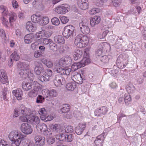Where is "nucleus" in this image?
Instances as JSON below:
<instances>
[{
	"label": "nucleus",
	"instance_id": "f257e3e1",
	"mask_svg": "<svg viewBox=\"0 0 146 146\" xmlns=\"http://www.w3.org/2000/svg\"><path fill=\"white\" fill-rule=\"evenodd\" d=\"M51 34L48 31L42 30L37 32L33 36L34 38L38 39L40 44H50L52 42V40L47 38H42V37H49L51 36Z\"/></svg>",
	"mask_w": 146,
	"mask_h": 146
},
{
	"label": "nucleus",
	"instance_id": "f03ea898",
	"mask_svg": "<svg viewBox=\"0 0 146 146\" xmlns=\"http://www.w3.org/2000/svg\"><path fill=\"white\" fill-rule=\"evenodd\" d=\"M89 40V38L87 36L80 34L76 37L74 44L78 48H83L88 45Z\"/></svg>",
	"mask_w": 146,
	"mask_h": 146
},
{
	"label": "nucleus",
	"instance_id": "7ed1b4c3",
	"mask_svg": "<svg viewBox=\"0 0 146 146\" xmlns=\"http://www.w3.org/2000/svg\"><path fill=\"white\" fill-rule=\"evenodd\" d=\"M15 115L13 116L15 117H17L19 115H25L29 116L32 113V111L29 108H25L23 106L19 110L15 109L14 111Z\"/></svg>",
	"mask_w": 146,
	"mask_h": 146
},
{
	"label": "nucleus",
	"instance_id": "20e7f679",
	"mask_svg": "<svg viewBox=\"0 0 146 146\" xmlns=\"http://www.w3.org/2000/svg\"><path fill=\"white\" fill-rule=\"evenodd\" d=\"M8 137L10 140L13 141L15 139H24L25 136L21 132L14 130L11 131Z\"/></svg>",
	"mask_w": 146,
	"mask_h": 146
},
{
	"label": "nucleus",
	"instance_id": "39448f33",
	"mask_svg": "<svg viewBox=\"0 0 146 146\" xmlns=\"http://www.w3.org/2000/svg\"><path fill=\"white\" fill-rule=\"evenodd\" d=\"M36 129L39 133H42L44 135H47L51 134L50 129L47 128V126L45 124L37 125Z\"/></svg>",
	"mask_w": 146,
	"mask_h": 146
},
{
	"label": "nucleus",
	"instance_id": "423d86ee",
	"mask_svg": "<svg viewBox=\"0 0 146 146\" xmlns=\"http://www.w3.org/2000/svg\"><path fill=\"white\" fill-rule=\"evenodd\" d=\"M52 72L51 70L47 69L43 75H41L39 76L38 79L42 82L48 81L52 77Z\"/></svg>",
	"mask_w": 146,
	"mask_h": 146
},
{
	"label": "nucleus",
	"instance_id": "0eeeda50",
	"mask_svg": "<svg viewBox=\"0 0 146 146\" xmlns=\"http://www.w3.org/2000/svg\"><path fill=\"white\" fill-rule=\"evenodd\" d=\"M74 29V27L72 25H70L65 27L62 33L63 36L66 38L72 36Z\"/></svg>",
	"mask_w": 146,
	"mask_h": 146
},
{
	"label": "nucleus",
	"instance_id": "6e6552de",
	"mask_svg": "<svg viewBox=\"0 0 146 146\" xmlns=\"http://www.w3.org/2000/svg\"><path fill=\"white\" fill-rule=\"evenodd\" d=\"M20 129L21 131L25 135L31 134L33 131V129L31 126L27 123L21 124Z\"/></svg>",
	"mask_w": 146,
	"mask_h": 146
},
{
	"label": "nucleus",
	"instance_id": "1a4fd4ad",
	"mask_svg": "<svg viewBox=\"0 0 146 146\" xmlns=\"http://www.w3.org/2000/svg\"><path fill=\"white\" fill-rule=\"evenodd\" d=\"M34 64L35 66L34 72L36 74L39 75L41 73H43L44 72V68L41 63L36 61L34 62Z\"/></svg>",
	"mask_w": 146,
	"mask_h": 146
},
{
	"label": "nucleus",
	"instance_id": "9d476101",
	"mask_svg": "<svg viewBox=\"0 0 146 146\" xmlns=\"http://www.w3.org/2000/svg\"><path fill=\"white\" fill-rule=\"evenodd\" d=\"M17 67L21 71L19 72H27L30 70L29 65L27 63L20 62L18 64Z\"/></svg>",
	"mask_w": 146,
	"mask_h": 146
},
{
	"label": "nucleus",
	"instance_id": "9b49d317",
	"mask_svg": "<svg viewBox=\"0 0 146 146\" xmlns=\"http://www.w3.org/2000/svg\"><path fill=\"white\" fill-rule=\"evenodd\" d=\"M108 111V108L105 106H102L96 109L94 111V114L96 116L100 117L102 115L106 114Z\"/></svg>",
	"mask_w": 146,
	"mask_h": 146
},
{
	"label": "nucleus",
	"instance_id": "f8f14e48",
	"mask_svg": "<svg viewBox=\"0 0 146 146\" xmlns=\"http://www.w3.org/2000/svg\"><path fill=\"white\" fill-rule=\"evenodd\" d=\"M54 85L57 87H60L65 83V79L64 78L58 76H55L54 80Z\"/></svg>",
	"mask_w": 146,
	"mask_h": 146
},
{
	"label": "nucleus",
	"instance_id": "ddd939ff",
	"mask_svg": "<svg viewBox=\"0 0 146 146\" xmlns=\"http://www.w3.org/2000/svg\"><path fill=\"white\" fill-rule=\"evenodd\" d=\"M41 90V89L40 87L36 85L33 86V89L28 93V95L31 98L34 97L40 92Z\"/></svg>",
	"mask_w": 146,
	"mask_h": 146
},
{
	"label": "nucleus",
	"instance_id": "4468645a",
	"mask_svg": "<svg viewBox=\"0 0 146 146\" xmlns=\"http://www.w3.org/2000/svg\"><path fill=\"white\" fill-rule=\"evenodd\" d=\"M43 92L45 93V94L47 97L48 96L52 98L55 97L57 96L58 95L56 90L53 89L50 90H44L42 91L43 94Z\"/></svg>",
	"mask_w": 146,
	"mask_h": 146
},
{
	"label": "nucleus",
	"instance_id": "2eb2a0df",
	"mask_svg": "<svg viewBox=\"0 0 146 146\" xmlns=\"http://www.w3.org/2000/svg\"><path fill=\"white\" fill-rule=\"evenodd\" d=\"M80 29L81 32L83 34L87 35L89 33L90 29L86 24L82 22L79 23Z\"/></svg>",
	"mask_w": 146,
	"mask_h": 146
},
{
	"label": "nucleus",
	"instance_id": "dca6fc26",
	"mask_svg": "<svg viewBox=\"0 0 146 146\" xmlns=\"http://www.w3.org/2000/svg\"><path fill=\"white\" fill-rule=\"evenodd\" d=\"M78 7L82 10H85L88 7V0H77Z\"/></svg>",
	"mask_w": 146,
	"mask_h": 146
},
{
	"label": "nucleus",
	"instance_id": "f3484780",
	"mask_svg": "<svg viewBox=\"0 0 146 146\" xmlns=\"http://www.w3.org/2000/svg\"><path fill=\"white\" fill-rule=\"evenodd\" d=\"M105 133L104 132L101 135L97 137L94 141L95 143L96 146H103V143L104 140Z\"/></svg>",
	"mask_w": 146,
	"mask_h": 146
},
{
	"label": "nucleus",
	"instance_id": "a211bd4d",
	"mask_svg": "<svg viewBox=\"0 0 146 146\" xmlns=\"http://www.w3.org/2000/svg\"><path fill=\"white\" fill-rule=\"evenodd\" d=\"M86 124L85 123H79L77 126L75 128V131L78 135L82 134L85 129Z\"/></svg>",
	"mask_w": 146,
	"mask_h": 146
},
{
	"label": "nucleus",
	"instance_id": "6ab92c4d",
	"mask_svg": "<svg viewBox=\"0 0 146 146\" xmlns=\"http://www.w3.org/2000/svg\"><path fill=\"white\" fill-rule=\"evenodd\" d=\"M35 144L37 146H42L45 143V138L40 136H35Z\"/></svg>",
	"mask_w": 146,
	"mask_h": 146
},
{
	"label": "nucleus",
	"instance_id": "aec40b11",
	"mask_svg": "<svg viewBox=\"0 0 146 146\" xmlns=\"http://www.w3.org/2000/svg\"><path fill=\"white\" fill-rule=\"evenodd\" d=\"M28 119L30 123L33 125L38 124L40 122L39 117L35 115H30Z\"/></svg>",
	"mask_w": 146,
	"mask_h": 146
},
{
	"label": "nucleus",
	"instance_id": "412c9836",
	"mask_svg": "<svg viewBox=\"0 0 146 146\" xmlns=\"http://www.w3.org/2000/svg\"><path fill=\"white\" fill-rule=\"evenodd\" d=\"M0 81L3 84L8 83L7 77L5 70L2 69L0 71Z\"/></svg>",
	"mask_w": 146,
	"mask_h": 146
},
{
	"label": "nucleus",
	"instance_id": "4be33fe9",
	"mask_svg": "<svg viewBox=\"0 0 146 146\" xmlns=\"http://www.w3.org/2000/svg\"><path fill=\"white\" fill-rule=\"evenodd\" d=\"M72 79L75 82L79 84H81L83 82V79L80 74L77 72L72 77Z\"/></svg>",
	"mask_w": 146,
	"mask_h": 146
},
{
	"label": "nucleus",
	"instance_id": "5701e85b",
	"mask_svg": "<svg viewBox=\"0 0 146 146\" xmlns=\"http://www.w3.org/2000/svg\"><path fill=\"white\" fill-rule=\"evenodd\" d=\"M19 74L21 77L23 78H25L27 77L29 78L31 80L33 81L34 78V75L33 73L29 70L28 72H19Z\"/></svg>",
	"mask_w": 146,
	"mask_h": 146
},
{
	"label": "nucleus",
	"instance_id": "b1692460",
	"mask_svg": "<svg viewBox=\"0 0 146 146\" xmlns=\"http://www.w3.org/2000/svg\"><path fill=\"white\" fill-rule=\"evenodd\" d=\"M12 94L16 97L18 100H20L22 99L23 94L22 91L21 89H17L13 90Z\"/></svg>",
	"mask_w": 146,
	"mask_h": 146
},
{
	"label": "nucleus",
	"instance_id": "393cba45",
	"mask_svg": "<svg viewBox=\"0 0 146 146\" xmlns=\"http://www.w3.org/2000/svg\"><path fill=\"white\" fill-rule=\"evenodd\" d=\"M54 42L58 44H63L65 42L64 38L61 35H56L54 37Z\"/></svg>",
	"mask_w": 146,
	"mask_h": 146
},
{
	"label": "nucleus",
	"instance_id": "a878e982",
	"mask_svg": "<svg viewBox=\"0 0 146 146\" xmlns=\"http://www.w3.org/2000/svg\"><path fill=\"white\" fill-rule=\"evenodd\" d=\"M101 20V19L99 16H95L90 20V24L92 27H94L95 25L99 24Z\"/></svg>",
	"mask_w": 146,
	"mask_h": 146
},
{
	"label": "nucleus",
	"instance_id": "bb28decb",
	"mask_svg": "<svg viewBox=\"0 0 146 146\" xmlns=\"http://www.w3.org/2000/svg\"><path fill=\"white\" fill-rule=\"evenodd\" d=\"M26 27L27 30L30 32H34L36 29L35 26L30 21L26 23Z\"/></svg>",
	"mask_w": 146,
	"mask_h": 146
},
{
	"label": "nucleus",
	"instance_id": "cd10ccee",
	"mask_svg": "<svg viewBox=\"0 0 146 146\" xmlns=\"http://www.w3.org/2000/svg\"><path fill=\"white\" fill-rule=\"evenodd\" d=\"M83 52L82 50L79 49L75 51L73 55V58L75 60H76L80 58Z\"/></svg>",
	"mask_w": 146,
	"mask_h": 146
},
{
	"label": "nucleus",
	"instance_id": "c85d7f7f",
	"mask_svg": "<svg viewBox=\"0 0 146 146\" xmlns=\"http://www.w3.org/2000/svg\"><path fill=\"white\" fill-rule=\"evenodd\" d=\"M90 62V59L88 57H84L82 60L79 63L81 67H84L89 64Z\"/></svg>",
	"mask_w": 146,
	"mask_h": 146
},
{
	"label": "nucleus",
	"instance_id": "c756f323",
	"mask_svg": "<svg viewBox=\"0 0 146 146\" xmlns=\"http://www.w3.org/2000/svg\"><path fill=\"white\" fill-rule=\"evenodd\" d=\"M31 19L32 21L35 23H37L40 22L42 19V17L39 15L33 14L31 16Z\"/></svg>",
	"mask_w": 146,
	"mask_h": 146
},
{
	"label": "nucleus",
	"instance_id": "7c9ffc66",
	"mask_svg": "<svg viewBox=\"0 0 146 146\" xmlns=\"http://www.w3.org/2000/svg\"><path fill=\"white\" fill-rule=\"evenodd\" d=\"M61 60L63 63V65L65 64H70L72 62L71 58L69 56L63 57L61 58Z\"/></svg>",
	"mask_w": 146,
	"mask_h": 146
},
{
	"label": "nucleus",
	"instance_id": "2f4dec72",
	"mask_svg": "<svg viewBox=\"0 0 146 146\" xmlns=\"http://www.w3.org/2000/svg\"><path fill=\"white\" fill-rule=\"evenodd\" d=\"M50 128L53 131L56 132H60L61 127L60 125L55 124L49 125Z\"/></svg>",
	"mask_w": 146,
	"mask_h": 146
},
{
	"label": "nucleus",
	"instance_id": "473e14b6",
	"mask_svg": "<svg viewBox=\"0 0 146 146\" xmlns=\"http://www.w3.org/2000/svg\"><path fill=\"white\" fill-rule=\"evenodd\" d=\"M63 133L56 135L55 138L57 139L63 141H66V135Z\"/></svg>",
	"mask_w": 146,
	"mask_h": 146
},
{
	"label": "nucleus",
	"instance_id": "72a5a7b5",
	"mask_svg": "<svg viewBox=\"0 0 146 146\" xmlns=\"http://www.w3.org/2000/svg\"><path fill=\"white\" fill-rule=\"evenodd\" d=\"M22 88L24 90L28 91L31 89L33 86L32 83H23L22 84Z\"/></svg>",
	"mask_w": 146,
	"mask_h": 146
},
{
	"label": "nucleus",
	"instance_id": "f704fd0d",
	"mask_svg": "<svg viewBox=\"0 0 146 146\" xmlns=\"http://www.w3.org/2000/svg\"><path fill=\"white\" fill-rule=\"evenodd\" d=\"M10 58L15 61H17L20 58V56L16 50L15 51L11 54Z\"/></svg>",
	"mask_w": 146,
	"mask_h": 146
},
{
	"label": "nucleus",
	"instance_id": "c9c22d12",
	"mask_svg": "<svg viewBox=\"0 0 146 146\" xmlns=\"http://www.w3.org/2000/svg\"><path fill=\"white\" fill-rule=\"evenodd\" d=\"M70 109L69 105L68 104H65L63 105L62 108L60 110V113H66L69 112L70 110Z\"/></svg>",
	"mask_w": 146,
	"mask_h": 146
},
{
	"label": "nucleus",
	"instance_id": "e433bc0d",
	"mask_svg": "<svg viewBox=\"0 0 146 146\" xmlns=\"http://www.w3.org/2000/svg\"><path fill=\"white\" fill-rule=\"evenodd\" d=\"M38 112L39 114L40 115L41 120L47 114V111L44 108H42L38 110Z\"/></svg>",
	"mask_w": 146,
	"mask_h": 146
},
{
	"label": "nucleus",
	"instance_id": "4c0bfd02",
	"mask_svg": "<svg viewBox=\"0 0 146 146\" xmlns=\"http://www.w3.org/2000/svg\"><path fill=\"white\" fill-rule=\"evenodd\" d=\"M25 138L24 139H19L17 138L14 139L12 141L11 143L12 146H19L20 145L21 141Z\"/></svg>",
	"mask_w": 146,
	"mask_h": 146
},
{
	"label": "nucleus",
	"instance_id": "58836bf2",
	"mask_svg": "<svg viewBox=\"0 0 146 146\" xmlns=\"http://www.w3.org/2000/svg\"><path fill=\"white\" fill-rule=\"evenodd\" d=\"M76 84L73 82L68 83L66 86V88L68 90H73L76 88Z\"/></svg>",
	"mask_w": 146,
	"mask_h": 146
},
{
	"label": "nucleus",
	"instance_id": "ea45409f",
	"mask_svg": "<svg viewBox=\"0 0 146 146\" xmlns=\"http://www.w3.org/2000/svg\"><path fill=\"white\" fill-rule=\"evenodd\" d=\"M35 41L32 43L31 46V48L33 50H35L38 48V45L40 44V42L38 39L34 38Z\"/></svg>",
	"mask_w": 146,
	"mask_h": 146
},
{
	"label": "nucleus",
	"instance_id": "a19ab883",
	"mask_svg": "<svg viewBox=\"0 0 146 146\" xmlns=\"http://www.w3.org/2000/svg\"><path fill=\"white\" fill-rule=\"evenodd\" d=\"M24 41L26 44L31 43L33 41V36L32 35L29 34L26 35L24 37Z\"/></svg>",
	"mask_w": 146,
	"mask_h": 146
},
{
	"label": "nucleus",
	"instance_id": "79ce46f5",
	"mask_svg": "<svg viewBox=\"0 0 146 146\" xmlns=\"http://www.w3.org/2000/svg\"><path fill=\"white\" fill-rule=\"evenodd\" d=\"M0 10L3 11L2 12V16H7L9 13L7 7L3 5H0Z\"/></svg>",
	"mask_w": 146,
	"mask_h": 146
},
{
	"label": "nucleus",
	"instance_id": "37998d69",
	"mask_svg": "<svg viewBox=\"0 0 146 146\" xmlns=\"http://www.w3.org/2000/svg\"><path fill=\"white\" fill-rule=\"evenodd\" d=\"M74 130L73 127L70 126H68L64 129L61 130V133H71Z\"/></svg>",
	"mask_w": 146,
	"mask_h": 146
},
{
	"label": "nucleus",
	"instance_id": "c03bdc74",
	"mask_svg": "<svg viewBox=\"0 0 146 146\" xmlns=\"http://www.w3.org/2000/svg\"><path fill=\"white\" fill-rule=\"evenodd\" d=\"M124 100L126 105H129L131 100V98L130 95L129 94H125L124 96Z\"/></svg>",
	"mask_w": 146,
	"mask_h": 146
},
{
	"label": "nucleus",
	"instance_id": "a18cd8bd",
	"mask_svg": "<svg viewBox=\"0 0 146 146\" xmlns=\"http://www.w3.org/2000/svg\"><path fill=\"white\" fill-rule=\"evenodd\" d=\"M49 21L48 17L47 16H44L42 17L40 21V23L42 25H45L48 23Z\"/></svg>",
	"mask_w": 146,
	"mask_h": 146
},
{
	"label": "nucleus",
	"instance_id": "49530a36",
	"mask_svg": "<svg viewBox=\"0 0 146 146\" xmlns=\"http://www.w3.org/2000/svg\"><path fill=\"white\" fill-rule=\"evenodd\" d=\"M9 17V20L10 23L13 22L15 21L17 18V16L15 13H11L8 14Z\"/></svg>",
	"mask_w": 146,
	"mask_h": 146
},
{
	"label": "nucleus",
	"instance_id": "de8ad7c7",
	"mask_svg": "<svg viewBox=\"0 0 146 146\" xmlns=\"http://www.w3.org/2000/svg\"><path fill=\"white\" fill-rule=\"evenodd\" d=\"M61 5L63 12H64L63 13L64 14L68 12L69 10L70 9V7L68 4H64Z\"/></svg>",
	"mask_w": 146,
	"mask_h": 146
},
{
	"label": "nucleus",
	"instance_id": "09e8293b",
	"mask_svg": "<svg viewBox=\"0 0 146 146\" xmlns=\"http://www.w3.org/2000/svg\"><path fill=\"white\" fill-rule=\"evenodd\" d=\"M126 89L128 93H133L135 90V87L132 85L127 86Z\"/></svg>",
	"mask_w": 146,
	"mask_h": 146
},
{
	"label": "nucleus",
	"instance_id": "8fccbe9b",
	"mask_svg": "<svg viewBox=\"0 0 146 146\" xmlns=\"http://www.w3.org/2000/svg\"><path fill=\"white\" fill-rule=\"evenodd\" d=\"M80 64L79 62L74 63L71 66L72 70H76L78 69L81 68V67Z\"/></svg>",
	"mask_w": 146,
	"mask_h": 146
},
{
	"label": "nucleus",
	"instance_id": "3c124183",
	"mask_svg": "<svg viewBox=\"0 0 146 146\" xmlns=\"http://www.w3.org/2000/svg\"><path fill=\"white\" fill-rule=\"evenodd\" d=\"M49 47L51 50L53 51H55L57 49V46L56 44L53 42L52 40L49 44Z\"/></svg>",
	"mask_w": 146,
	"mask_h": 146
},
{
	"label": "nucleus",
	"instance_id": "603ef678",
	"mask_svg": "<svg viewBox=\"0 0 146 146\" xmlns=\"http://www.w3.org/2000/svg\"><path fill=\"white\" fill-rule=\"evenodd\" d=\"M6 16H2L1 18V20L2 21L3 24L7 28L9 27V23L7 20L6 19L5 17Z\"/></svg>",
	"mask_w": 146,
	"mask_h": 146
},
{
	"label": "nucleus",
	"instance_id": "864d4df0",
	"mask_svg": "<svg viewBox=\"0 0 146 146\" xmlns=\"http://www.w3.org/2000/svg\"><path fill=\"white\" fill-rule=\"evenodd\" d=\"M51 22L52 24L55 25H58L60 23V21L56 17L52 19Z\"/></svg>",
	"mask_w": 146,
	"mask_h": 146
},
{
	"label": "nucleus",
	"instance_id": "5fc2aeb1",
	"mask_svg": "<svg viewBox=\"0 0 146 146\" xmlns=\"http://www.w3.org/2000/svg\"><path fill=\"white\" fill-rule=\"evenodd\" d=\"M61 5L57 7L54 9L55 11L59 14H63V13L64 12H63L62 9Z\"/></svg>",
	"mask_w": 146,
	"mask_h": 146
},
{
	"label": "nucleus",
	"instance_id": "6e6d98bb",
	"mask_svg": "<svg viewBox=\"0 0 146 146\" xmlns=\"http://www.w3.org/2000/svg\"><path fill=\"white\" fill-rule=\"evenodd\" d=\"M53 117L51 115H47L45 116L43 118V119L42 120L44 121H50L52 119H53Z\"/></svg>",
	"mask_w": 146,
	"mask_h": 146
},
{
	"label": "nucleus",
	"instance_id": "4d7b16f0",
	"mask_svg": "<svg viewBox=\"0 0 146 146\" xmlns=\"http://www.w3.org/2000/svg\"><path fill=\"white\" fill-rule=\"evenodd\" d=\"M60 19L61 23L63 24L66 23L68 21V19L67 17L64 16H60Z\"/></svg>",
	"mask_w": 146,
	"mask_h": 146
},
{
	"label": "nucleus",
	"instance_id": "13d9d810",
	"mask_svg": "<svg viewBox=\"0 0 146 146\" xmlns=\"http://www.w3.org/2000/svg\"><path fill=\"white\" fill-rule=\"evenodd\" d=\"M109 59L108 57L106 55L103 56L100 58L101 61L104 63H108Z\"/></svg>",
	"mask_w": 146,
	"mask_h": 146
},
{
	"label": "nucleus",
	"instance_id": "bf43d9fd",
	"mask_svg": "<svg viewBox=\"0 0 146 146\" xmlns=\"http://www.w3.org/2000/svg\"><path fill=\"white\" fill-rule=\"evenodd\" d=\"M44 98L41 95H38L37 98L36 102L37 103H42L44 101Z\"/></svg>",
	"mask_w": 146,
	"mask_h": 146
},
{
	"label": "nucleus",
	"instance_id": "052dcab7",
	"mask_svg": "<svg viewBox=\"0 0 146 146\" xmlns=\"http://www.w3.org/2000/svg\"><path fill=\"white\" fill-rule=\"evenodd\" d=\"M71 71V69L70 68H65L64 69V74L63 75H68L70 74Z\"/></svg>",
	"mask_w": 146,
	"mask_h": 146
},
{
	"label": "nucleus",
	"instance_id": "680f3d73",
	"mask_svg": "<svg viewBox=\"0 0 146 146\" xmlns=\"http://www.w3.org/2000/svg\"><path fill=\"white\" fill-rule=\"evenodd\" d=\"M42 55V53L38 50H36L34 53V56L36 58H39L41 57Z\"/></svg>",
	"mask_w": 146,
	"mask_h": 146
},
{
	"label": "nucleus",
	"instance_id": "e2e57ef3",
	"mask_svg": "<svg viewBox=\"0 0 146 146\" xmlns=\"http://www.w3.org/2000/svg\"><path fill=\"white\" fill-rule=\"evenodd\" d=\"M55 140V139L54 137H49L47 139V142L49 144H51L54 143Z\"/></svg>",
	"mask_w": 146,
	"mask_h": 146
},
{
	"label": "nucleus",
	"instance_id": "0e129e2a",
	"mask_svg": "<svg viewBox=\"0 0 146 146\" xmlns=\"http://www.w3.org/2000/svg\"><path fill=\"white\" fill-rule=\"evenodd\" d=\"M113 5L115 7H117L120 4L121 0H111Z\"/></svg>",
	"mask_w": 146,
	"mask_h": 146
},
{
	"label": "nucleus",
	"instance_id": "69168bd1",
	"mask_svg": "<svg viewBox=\"0 0 146 146\" xmlns=\"http://www.w3.org/2000/svg\"><path fill=\"white\" fill-rule=\"evenodd\" d=\"M66 141L68 142L72 141L74 139V136L72 134L69 135H66Z\"/></svg>",
	"mask_w": 146,
	"mask_h": 146
},
{
	"label": "nucleus",
	"instance_id": "338daca9",
	"mask_svg": "<svg viewBox=\"0 0 146 146\" xmlns=\"http://www.w3.org/2000/svg\"><path fill=\"white\" fill-rule=\"evenodd\" d=\"M12 4L14 9H17L19 7L18 2L15 0H13L12 1Z\"/></svg>",
	"mask_w": 146,
	"mask_h": 146
},
{
	"label": "nucleus",
	"instance_id": "774afa93",
	"mask_svg": "<svg viewBox=\"0 0 146 146\" xmlns=\"http://www.w3.org/2000/svg\"><path fill=\"white\" fill-rule=\"evenodd\" d=\"M0 146H9V145L6 141L1 140L0 141Z\"/></svg>",
	"mask_w": 146,
	"mask_h": 146
}]
</instances>
